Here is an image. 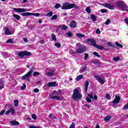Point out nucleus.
Segmentation results:
<instances>
[{"label": "nucleus", "mask_w": 128, "mask_h": 128, "mask_svg": "<svg viewBox=\"0 0 128 128\" xmlns=\"http://www.w3.org/2000/svg\"><path fill=\"white\" fill-rule=\"evenodd\" d=\"M2 55L4 58H8V54L6 52H4L2 53Z\"/></svg>", "instance_id": "26"}, {"label": "nucleus", "mask_w": 128, "mask_h": 128, "mask_svg": "<svg viewBox=\"0 0 128 128\" xmlns=\"http://www.w3.org/2000/svg\"><path fill=\"white\" fill-rule=\"evenodd\" d=\"M76 36L77 38H84L85 36L84 34L80 33L76 34Z\"/></svg>", "instance_id": "21"}, {"label": "nucleus", "mask_w": 128, "mask_h": 128, "mask_svg": "<svg viewBox=\"0 0 128 128\" xmlns=\"http://www.w3.org/2000/svg\"><path fill=\"white\" fill-rule=\"evenodd\" d=\"M14 108H11L5 112V114L6 116H8V114H9L11 112L12 114L14 116Z\"/></svg>", "instance_id": "14"}, {"label": "nucleus", "mask_w": 128, "mask_h": 128, "mask_svg": "<svg viewBox=\"0 0 128 128\" xmlns=\"http://www.w3.org/2000/svg\"><path fill=\"white\" fill-rule=\"evenodd\" d=\"M52 114H49V118H52Z\"/></svg>", "instance_id": "63"}, {"label": "nucleus", "mask_w": 128, "mask_h": 128, "mask_svg": "<svg viewBox=\"0 0 128 128\" xmlns=\"http://www.w3.org/2000/svg\"><path fill=\"white\" fill-rule=\"evenodd\" d=\"M120 100V96H116L114 99L112 101V104H118Z\"/></svg>", "instance_id": "15"}, {"label": "nucleus", "mask_w": 128, "mask_h": 128, "mask_svg": "<svg viewBox=\"0 0 128 128\" xmlns=\"http://www.w3.org/2000/svg\"><path fill=\"white\" fill-rule=\"evenodd\" d=\"M115 44L117 46H118L120 48H122V44L118 43V42H116Z\"/></svg>", "instance_id": "30"}, {"label": "nucleus", "mask_w": 128, "mask_h": 128, "mask_svg": "<svg viewBox=\"0 0 128 128\" xmlns=\"http://www.w3.org/2000/svg\"><path fill=\"white\" fill-rule=\"evenodd\" d=\"M52 14H54V13L52 12H50L46 14V16H48V18H50L51 16H52Z\"/></svg>", "instance_id": "31"}, {"label": "nucleus", "mask_w": 128, "mask_h": 128, "mask_svg": "<svg viewBox=\"0 0 128 128\" xmlns=\"http://www.w3.org/2000/svg\"><path fill=\"white\" fill-rule=\"evenodd\" d=\"M75 127L74 124L72 123L69 128H74Z\"/></svg>", "instance_id": "51"}, {"label": "nucleus", "mask_w": 128, "mask_h": 128, "mask_svg": "<svg viewBox=\"0 0 128 128\" xmlns=\"http://www.w3.org/2000/svg\"><path fill=\"white\" fill-rule=\"evenodd\" d=\"M10 124H12V126L20 125V122H16V121H11Z\"/></svg>", "instance_id": "24"}, {"label": "nucleus", "mask_w": 128, "mask_h": 128, "mask_svg": "<svg viewBox=\"0 0 128 128\" xmlns=\"http://www.w3.org/2000/svg\"><path fill=\"white\" fill-rule=\"evenodd\" d=\"M82 78H84V76L82 75H79L76 78V80L77 82H78V80H82Z\"/></svg>", "instance_id": "27"}, {"label": "nucleus", "mask_w": 128, "mask_h": 128, "mask_svg": "<svg viewBox=\"0 0 128 128\" xmlns=\"http://www.w3.org/2000/svg\"><path fill=\"white\" fill-rule=\"evenodd\" d=\"M26 84H23V86H21V90H24L26 89Z\"/></svg>", "instance_id": "46"}, {"label": "nucleus", "mask_w": 128, "mask_h": 128, "mask_svg": "<svg viewBox=\"0 0 128 128\" xmlns=\"http://www.w3.org/2000/svg\"><path fill=\"white\" fill-rule=\"evenodd\" d=\"M102 6H104V8H109V10H114V6L110 4H102Z\"/></svg>", "instance_id": "12"}, {"label": "nucleus", "mask_w": 128, "mask_h": 128, "mask_svg": "<svg viewBox=\"0 0 128 128\" xmlns=\"http://www.w3.org/2000/svg\"><path fill=\"white\" fill-rule=\"evenodd\" d=\"M108 46H114V45L110 42H108Z\"/></svg>", "instance_id": "52"}, {"label": "nucleus", "mask_w": 128, "mask_h": 128, "mask_svg": "<svg viewBox=\"0 0 128 128\" xmlns=\"http://www.w3.org/2000/svg\"><path fill=\"white\" fill-rule=\"evenodd\" d=\"M54 74V70H51L50 72H47L45 74V76H52Z\"/></svg>", "instance_id": "17"}, {"label": "nucleus", "mask_w": 128, "mask_h": 128, "mask_svg": "<svg viewBox=\"0 0 128 128\" xmlns=\"http://www.w3.org/2000/svg\"><path fill=\"white\" fill-rule=\"evenodd\" d=\"M7 42L8 44H12V39H8V40H7Z\"/></svg>", "instance_id": "48"}, {"label": "nucleus", "mask_w": 128, "mask_h": 128, "mask_svg": "<svg viewBox=\"0 0 128 128\" xmlns=\"http://www.w3.org/2000/svg\"><path fill=\"white\" fill-rule=\"evenodd\" d=\"M88 96L90 98H92V100H98V96L96 95H95L94 96H92V94H88Z\"/></svg>", "instance_id": "19"}, {"label": "nucleus", "mask_w": 128, "mask_h": 128, "mask_svg": "<svg viewBox=\"0 0 128 128\" xmlns=\"http://www.w3.org/2000/svg\"><path fill=\"white\" fill-rule=\"evenodd\" d=\"M32 118L33 120H36V114H32Z\"/></svg>", "instance_id": "43"}, {"label": "nucleus", "mask_w": 128, "mask_h": 128, "mask_svg": "<svg viewBox=\"0 0 128 128\" xmlns=\"http://www.w3.org/2000/svg\"><path fill=\"white\" fill-rule=\"evenodd\" d=\"M48 86L52 87V86H58V84H56V82H51L48 83Z\"/></svg>", "instance_id": "16"}, {"label": "nucleus", "mask_w": 128, "mask_h": 128, "mask_svg": "<svg viewBox=\"0 0 128 128\" xmlns=\"http://www.w3.org/2000/svg\"><path fill=\"white\" fill-rule=\"evenodd\" d=\"M113 60H114L115 62H118L120 60V57H114L113 58Z\"/></svg>", "instance_id": "41"}, {"label": "nucleus", "mask_w": 128, "mask_h": 128, "mask_svg": "<svg viewBox=\"0 0 128 128\" xmlns=\"http://www.w3.org/2000/svg\"><path fill=\"white\" fill-rule=\"evenodd\" d=\"M66 34L68 36V38H72V33L70 32L66 33Z\"/></svg>", "instance_id": "37"}, {"label": "nucleus", "mask_w": 128, "mask_h": 128, "mask_svg": "<svg viewBox=\"0 0 128 128\" xmlns=\"http://www.w3.org/2000/svg\"><path fill=\"white\" fill-rule=\"evenodd\" d=\"M117 6L120 10H122L123 12H127L128 10V6L126 4H124V1H118L117 2Z\"/></svg>", "instance_id": "3"}, {"label": "nucleus", "mask_w": 128, "mask_h": 128, "mask_svg": "<svg viewBox=\"0 0 128 128\" xmlns=\"http://www.w3.org/2000/svg\"><path fill=\"white\" fill-rule=\"evenodd\" d=\"M86 100L87 102H92V100L90 99V98L86 97Z\"/></svg>", "instance_id": "39"}, {"label": "nucleus", "mask_w": 128, "mask_h": 128, "mask_svg": "<svg viewBox=\"0 0 128 128\" xmlns=\"http://www.w3.org/2000/svg\"><path fill=\"white\" fill-rule=\"evenodd\" d=\"M0 85L4 86V79L3 78L0 79Z\"/></svg>", "instance_id": "44"}, {"label": "nucleus", "mask_w": 128, "mask_h": 128, "mask_svg": "<svg viewBox=\"0 0 128 128\" xmlns=\"http://www.w3.org/2000/svg\"><path fill=\"white\" fill-rule=\"evenodd\" d=\"M87 42H90L92 44V46H94L96 48H98V50H104V47L102 46H98L96 44V40L92 38H89L87 40Z\"/></svg>", "instance_id": "5"}, {"label": "nucleus", "mask_w": 128, "mask_h": 128, "mask_svg": "<svg viewBox=\"0 0 128 128\" xmlns=\"http://www.w3.org/2000/svg\"><path fill=\"white\" fill-rule=\"evenodd\" d=\"M39 92V90H38V88H34V92Z\"/></svg>", "instance_id": "56"}, {"label": "nucleus", "mask_w": 128, "mask_h": 128, "mask_svg": "<svg viewBox=\"0 0 128 128\" xmlns=\"http://www.w3.org/2000/svg\"><path fill=\"white\" fill-rule=\"evenodd\" d=\"M96 34H100V29L98 28L96 30Z\"/></svg>", "instance_id": "49"}, {"label": "nucleus", "mask_w": 128, "mask_h": 128, "mask_svg": "<svg viewBox=\"0 0 128 128\" xmlns=\"http://www.w3.org/2000/svg\"><path fill=\"white\" fill-rule=\"evenodd\" d=\"M60 28H61L62 30H66L68 27L64 24L58 26L56 29V32H58V30Z\"/></svg>", "instance_id": "13"}, {"label": "nucleus", "mask_w": 128, "mask_h": 128, "mask_svg": "<svg viewBox=\"0 0 128 128\" xmlns=\"http://www.w3.org/2000/svg\"><path fill=\"white\" fill-rule=\"evenodd\" d=\"M106 98L107 100H110V96L108 94H107L106 95Z\"/></svg>", "instance_id": "50"}, {"label": "nucleus", "mask_w": 128, "mask_h": 128, "mask_svg": "<svg viewBox=\"0 0 128 128\" xmlns=\"http://www.w3.org/2000/svg\"><path fill=\"white\" fill-rule=\"evenodd\" d=\"M13 16H14V18H16V20H20V16H18V14H13Z\"/></svg>", "instance_id": "25"}, {"label": "nucleus", "mask_w": 128, "mask_h": 128, "mask_svg": "<svg viewBox=\"0 0 128 128\" xmlns=\"http://www.w3.org/2000/svg\"><path fill=\"white\" fill-rule=\"evenodd\" d=\"M56 18H58V16H56V14L54 15L52 18H51V20H56Z\"/></svg>", "instance_id": "36"}, {"label": "nucleus", "mask_w": 128, "mask_h": 128, "mask_svg": "<svg viewBox=\"0 0 128 128\" xmlns=\"http://www.w3.org/2000/svg\"><path fill=\"white\" fill-rule=\"evenodd\" d=\"M84 106H86V108H90V105L86 104L84 105Z\"/></svg>", "instance_id": "57"}, {"label": "nucleus", "mask_w": 128, "mask_h": 128, "mask_svg": "<svg viewBox=\"0 0 128 128\" xmlns=\"http://www.w3.org/2000/svg\"><path fill=\"white\" fill-rule=\"evenodd\" d=\"M110 116H106L105 118H104V120L105 122H108V120H110Z\"/></svg>", "instance_id": "33"}, {"label": "nucleus", "mask_w": 128, "mask_h": 128, "mask_svg": "<svg viewBox=\"0 0 128 128\" xmlns=\"http://www.w3.org/2000/svg\"><path fill=\"white\" fill-rule=\"evenodd\" d=\"M124 20H125L126 24H128V18H126L124 19Z\"/></svg>", "instance_id": "58"}, {"label": "nucleus", "mask_w": 128, "mask_h": 128, "mask_svg": "<svg viewBox=\"0 0 128 128\" xmlns=\"http://www.w3.org/2000/svg\"><path fill=\"white\" fill-rule=\"evenodd\" d=\"M40 44H44V41L43 40H40Z\"/></svg>", "instance_id": "60"}, {"label": "nucleus", "mask_w": 128, "mask_h": 128, "mask_svg": "<svg viewBox=\"0 0 128 128\" xmlns=\"http://www.w3.org/2000/svg\"><path fill=\"white\" fill-rule=\"evenodd\" d=\"M70 26L71 28H76V21H72Z\"/></svg>", "instance_id": "23"}, {"label": "nucleus", "mask_w": 128, "mask_h": 128, "mask_svg": "<svg viewBox=\"0 0 128 128\" xmlns=\"http://www.w3.org/2000/svg\"><path fill=\"white\" fill-rule=\"evenodd\" d=\"M32 70H30L28 74L22 76V79L26 80L27 82H30V76H32Z\"/></svg>", "instance_id": "8"}, {"label": "nucleus", "mask_w": 128, "mask_h": 128, "mask_svg": "<svg viewBox=\"0 0 128 128\" xmlns=\"http://www.w3.org/2000/svg\"><path fill=\"white\" fill-rule=\"evenodd\" d=\"M52 40L54 42H56V35H54V34H52Z\"/></svg>", "instance_id": "29"}, {"label": "nucleus", "mask_w": 128, "mask_h": 128, "mask_svg": "<svg viewBox=\"0 0 128 128\" xmlns=\"http://www.w3.org/2000/svg\"><path fill=\"white\" fill-rule=\"evenodd\" d=\"M60 6H62V5H60V4H56L54 6V8H60Z\"/></svg>", "instance_id": "35"}, {"label": "nucleus", "mask_w": 128, "mask_h": 128, "mask_svg": "<svg viewBox=\"0 0 128 128\" xmlns=\"http://www.w3.org/2000/svg\"><path fill=\"white\" fill-rule=\"evenodd\" d=\"M18 56L20 58H24V56H30L32 55V52H28V51H22L17 52Z\"/></svg>", "instance_id": "6"}, {"label": "nucleus", "mask_w": 128, "mask_h": 128, "mask_svg": "<svg viewBox=\"0 0 128 128\" xmlns=\"http://www.w3.org/2000/svg\"><path fill=\"white\" fill-rule=\"evenodd\" d=\"M93 54L94 56H98V58H100V54H98V53L96 52H93Z\"/></svg>", "instance_id": "32"}, {"label": "nucleus", "mask_w": 128, "mask_h": 128, "mask_svg": "<svg viewBox=\"0 0 128 128\" xmlns=\"http://www.w3.org/2000/svg\"><path fill=\"white\" fill-rule=\"evenodd\" d=\"M22 16H40L39 13H31L30 12H26L22 14Z\"/></svg>", "instance_id": "10"}, {"label": "nucleus", "mask_w": 128, "mask_h": 128, "mask_svg": "<svg viewBox=\"0 0 128 128\" xmlns=\"http://www.w3.org/2000/svg\"><path fill=\"white\" fill-rule=\"evenodd\" d=\"M88 58V54L85 53L84 54V60H86Z\"/></svg>", "instance_id": "47"}, {"label": "nucleus", "mask_w": 128, "mask_h": 128, "mask_svg": "<svg viewBox=\"0 0 128 128\" xmlns=\"http://www.w3.org/2000/svg\"><path fill=\"white\" fill-rule=\"evenodd\" d=\"M79 90L80 88H77L74 90L72 96V98H73L74 100H78L82 98V94L80 92Z\"/></svg>", "instance_id": "2"}, {"label": "nucleus", "mask_w": 128, "mask_h": 128, "mask_svg": "<svg viewBox=\"0 0 128 128\" xmlns=\"http://www.w3.org/2000/svg\"><path fill=\"white\" fill-rule=\"evenodd\" d=\"M110 24V20L109 19H108L106 22H105V24L108 26V24Z\"/></svg>", "instance_id": "40"}, {"label": "nucleus", "mask_w": 128, "mask_h": 128, "mask_svg": "<svg viewBox=\"0 0 128 128\" xmlns=\"http://www.w3.org/2000/svg\"><path fill=\"white\" fill-rule=\"evenodd\" d=\"M77 46H79V48L76 50V52H78V54H82L84 52H86V46L80 45V44H76Z\"/></svg>", "instance_id": "4"}, {"label": "nucleus", "mask_w": 128, "mask_h": 128, "mask_svg": "<svg viewBox=\"0 0 128 128\" xmlns=\"http://www.w3.org/2000/svg\"><path fill=\"white\" fill-rule=\"evenodd\" d=\"M94 77L95 78L96 80H98L100 84H104L106 81L104 78H102V77L98 75H95L94 76Z\"/></svg>", "instance_id": "9"}, {"label": "nucleus", "mask_w": 128, "mask_h": 128, "mask_svg": "<svg viewBox=\"0 0 128 128\" xmlns=\"http://www.w3.org/2000/svg\"><path fill=\"white\" fill-rule=\"evenodd\" d=\"M14 106H16V108H18V100H14Z\"/></svg>", "instance_id": "28"}, {"label": "nucleus", "mask_w": 128, "mask_h": 128, "mask_svg": "<svg viewBox=\"0 0 128 128\" xmlns=\"http://www.w3.org/2000/svg\"><path fill=\"white\" fill-rule=\"evenodd\" d=\"M90 18L92 20V22H94L96 21V16L94 14H92L90 15Z\"/></svg>", "instance_id": "22"}, {"label": "nucleus", "mask_w": 128, "mask_h": 128, "mask_svg": "<svg viewBox=\"0 0 128 128\" xmlns=\"http://www.w3.org/2000/svg\"><path fill=\"white\" fill-rule=\"evenodd\" d=\"M86 12H88V14H90V8L88 6L86 8Z\"/></svg>", "instance_id": "34"}, {"label": "nucleus", "mask_w": 128, "mask_h": 128, "mask_svg": "<svg viewBox=\"0 0 128 128\" xmlns=\"http://www.w3.org/2000/svg\"><path fill=\"white\" fill-rule=\"evenodd\" d=\"M80 72H86V67L80 70Z\"/></svg>", "instance_id": "45"}, {"label": "nucleus", "mask_w": 128, "mask_h": 128, "mask_svg": "<svg viewBox=\"0 0 128 128\" xmlns=\"http://www.w3.org/2000/svg\"><path fill=\"white\" fill-rule=\"evenodd\" d=\"M78 6L74 4H70V2H66L62 4L61 7L62 10H70L72 8H78Z\"/></svg>", "instance_id": "1"}, {"label": "nucleus", "mask_w": 128, "mask_h": 128, "mask_svg": "<svg viewBox=\"0 0 128 128\" xmlns=\"http://www.w3.org/2000/svg\"><path fill=\"white\" fill-rule=\"evenodd\" d=\"M108 12V10H106V9H102L101 10V12H102V13H104V12Z\"/></svg>", "instance_id": "53"}, {"label": "nucleus", "mask_w": 128, "mask_h": 128, "mask_svg": "<svg viewBox=\"0 0 128 128\" xmlns=\"http://www.w3.org/2000/svg\"><path fill=\"white\" fill-rule=\"evenodd\" d=\"M24 40L25 42H28V38H24Z\"/></svg>", "instance_id": "61"}, {"label": "nucleus", "mask_w": 128, "mask_h": 128, "mask_svg": "<svg viewBox=\"0 0 128 128\" xmlns=\"http://www.w3.org/2000/svg\"><path fill=\"white\" fill-rule=\"evenodd\" d=\"M4 110H2V111H1L0 112V116H2V114H4Z\"/></svg>", "instance_id": "54"}, {"label": "nucleus", "mask_w": 128, "mask_h": 128, "mask_svg": "<svg viewBox=\"0 0 128 128\" xmlns=\"http://www.w3.org/2000/svg\"><path fill=\"white\" fill-rule=\"evenodd\" d=\"M34 76H40V72H34L33 74Z\"/></svg>", "instance_id": "38"}, {"label": "nucleus", "mask_w": 128, "mask_h": 128, "mask_svg": "<svg viewBox=\"0 0 128 128\" xmlns=\"http://www.w3.org/2000/svg\"><path fill=\"white\" fill-rule=\"evenodd\" d=\"M13 10L16 12H28V10L24 8H14Z\"/></svg>", "instance_id": "11"}, {"label": "nucleus", "mask_w": 128, "mask_h": 128, "mask_svg": "<svg viewBox=\"0 0 128 128\" xmlns=\"http://www.w3.org/2000/svg\"><path fill=\"white\" fill-rule=\"evenodd\" d=\"M50 98L51 100H60V98L56 95L52 96Z\"/></svg>", "instance_id": "20"}, {"label": "nucleus", "mask_w": 128, "mask_h": 128, "mask_svg": "<svg viewBox=\"0 0 128 128\" xmlns=\"http://www.w3.org/2000/svg\"><path fill=\"white\" fill-rule=\"evenodd\" d=\"M4 88V85H0V90H2Z\"/></svg>", "instance_id": "59"}, {"label": "nucleus", "mask_w": 128, "mask_h": 128, "mask_svg": "<svg viewBox=\"0 0 128 128\" xmlns=\"http://www.w3.org/2000/svg\"><path fill=\"white\" fill-rule=\"evenodd\" d=\"M30 128H40L36 127V126H30Z\"/></svg>", "instance_id": "62"}, {"label": "nucleus", "mask_w": 128, "mask_h": 128, "mask_svg": "<svg viewBox=\"0 0 128 128\" xmlns=\"http://www.w3.org/2000/svg\"><path fill=\"white\" fill-rule=\"evenodd\" d=\"M54 46H56V48H60V43H55Z\"/></svg>", "instance_id": "42"}, {"label": "nucleus", "mask_w": 128, "mask_h": 128, "mask_svg": "<svg viewBox=\"0 0 128 128\" xmlns=\"http://www.w3.org/2000/svg\"><path fill=\"white\" fill-rule=\"evenodd\" d=\"M90 84V82H88V81L86 80L85 82V84H84V88H85V92H88V86Z\"/></svg>", "instance_id": "18"}, {"label": "nucleus", "mask_w": 128, "mask_h": 128, "mask_svg": "<svg viewBox=\"0 0 128 128\" xmlns=\"http://www.w3.org/2000/svg\"><path fill=\"white\" fill-rule=\"evenodd\" d=\"M38 22H39V24H42V20H38Z\"/></svg>", "instance_id": "64"}, {"label": "nucleus", "mask_w": 128, "mask_h": 128, "mask_svg": "<svg viewBox=\"0 0 128 128\" xmlns=\"http://www.w3.org/2000/svg\"><path fill=\"white\" fill-rule=\"evenodd\" d=\"M54 94H56V96H58L60 94V92H56V91H54Z\"/></svg>", "instance_id": "55"}, {"label": "nucleus", "mask_w": 128, "mask_h": 128, "mask_svg": "<svg viewBox=\"0 0 128 128\" xmlns=\"http://www.w3.org/2000/svg\"><path fill=\"white\" fill-rule=\"evenodd\" d=\"M4 34L6 36H10L14 34V29H10L8 27H4Z\"/></svg>", "instance_id": "7"}]
</instances>
